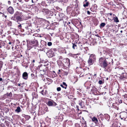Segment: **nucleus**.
<instances>
[{"instance_id": "60", "label": "nucleus", "mask_w": 127, "mask_h": 127, "mask_svg": "<svg viewBox=\"0 0 127 127\" xmlns=\"http://www.w3.org/2000/svg\"><path fill=\"white\" fill-rule=\"evenodd\" d=\"M70 24V22H68V23H67V25L70 28H71V27L69 25V24Z\"/></svg>"}, {"instance_id": "37", "label": "nucleus", "mask_w": 127, "mask_h": 127, "mask_svg": "<svg viewBox=\"0 0 127 127\" xmlns=\"http://www.w3.org/2000/svg\"><path fill=\"white\" fill-rule=\"evenodd\" d=\"M111 127H118V126L116 123H114L112 125Z\"/></svg>"}, {"instance_id": "36", "label": "nucleus", "mask_w": 127, "mask_h": 127, "mask_svg": "<svg viewBox=\"0 0 127 127\" xmlns=\"http://www.w3.org/2000/svg\"><path fill=\"white\" fill-rule=\"evenodd\" d=\"M6 23L7 25L9 26H11L12 24V22L10 21H8V22H6Z\"/></svg>"}, {"instance_id": "38", "label": "nucleus", "mask_w": 127, "mask_h": 127, "mask_svg": "<svg viewBox=\"0 0 127 127\" xmlns=\"http://www.w3.org/2000/svg\"><path fill=\"white\" fill-rule=\"evenodd\" d=\"M114 21L116 23H118L119 22V20H118V18L117 17H114Z\"/></svg>"}, {"instance_id": "62", "label": "nucleus", "mask_w": 127, "mask_h": 127, "mask_svg": "<svg viewBox=\"0 0 127 127\" xmlns=\"http://www.w3.org/2000/svg\"><path fill=\"white\" fill-rule=\"evenodd\" d=\"M8 119L9 121H10L11 122L12 121V119H11L10 118H8Z\"/></svg>"}, {"instance_id": "26", "label": "nucleus", "mask_w": 127, "mask_h": 127, "mask_svg": "<svg viewBox=\"0 0 127 127\" xmlns=\"http://www.w3.org/2000/svg\"><path fill=\"white\" fill-rule=\"evenodd\" d=\"M67 17L64 15V16L63 18L61 20H63L64 22L66 23V21H67Z\"/></svg>"}, {"instance_id": "35", "label": "nucleus", "mask_w": 127, "mask_h": 127, "mask_svg": "<svg viewBox=\"0 0 127 127\" xmlns=\"http://www.w3.org/2000/svg\"><path fill=\"white\" fill-rule=\"evenodd\" d=\"M80 54L79 53H78L76 54H71V56L72 57H73L75 58H77L78 57L77 56V55H79Z\"/></svg>"}, {"instance_id": "53", "label": "nucleus", "mask_w": 127, "mask_h": 127, "mask_svg": "<svg viewBox=\"0 0 127 127\" xmlns=\"http://www.w3.org/2000/svg\"><path fill=\"white\" fill-rule=\"evenodd\" d=\"M2 62L0 61V68H1L2 66Z\"/></svg>"}, {"instance_id": "20", "label": "nucleus", "mask_w": 127, "mask_h": 127, "mask_svg": "<svg viewBox=\"0 0 127 127\" xmlns=\"http://www.w3.org/2000/svg\"><path fill=\"white\" fill-rule=\"evenodd\" d=\"M58 64L59 66L60 67H64V65L63 63V61H61V60H58L57 61Z\"/></svg>"}, {"instance_id": "44", "label": "nucleus", "mask_w": 127, "mask_h": 127, "mask_svg": "<svg viewBox=\"0 0 127 127\" xmlns=\"http://www.w3.org/2000/svg\"><path fill=\"white\" fill-rule=\"evenodd\" d=\"M105 25V24L104 23H101L100 25V27H104Z\"/></svg>"}, {"instance_id": "23", "label": "nucleus", "mask_w": 127, "mask_h": 127, "mask_svg": "<svg viewBox=\"0 0 127 127\" xmlns=\"http://www.w3.org/2000/svg\"><path fill=\"white\" fill-rule=\"evenodd\" d=\"M78 103V104L80 105L81 107L83 108V106H84V102H83L80 99L79 100Z\"/></svg>"}, {"instance_id": "47", "label": "nucleus", "mask_w": 127, "mask_h": 127, "mask_svg": "<svg viewBox=\"0 0 127 127\" xmlns=\"http://www.w3.org/2000/svg\"><path fill=\"white\" fill-rule=\"evenodd\" d=\"M103 83V81L101 80H99L98 82V83L99 84H102Z\"/></svg>"}, {"instance_id": "14", "label": "nucleus", "mask_w": 127, "mask_h": 127, "mask_svg": "<svg viewBox=\"0 0 127 127\" xmlns=\"http://www.w3.org/2000/svg\"><path fill=\"white\" fill-rule=\"evenodd\" d=\"M97 118L100 123L101 122V121H102L104 119L103 116L102 114H100L97 116Z\"/></svg>"}, {"instance_id": "16", "label": "nucleus", "mask_w": 127, "mask_h": 127, "mask_svg": "<svg viewBox=\"0 0 127 127\" xmlns=\"http://www.w3.org/2000/svg\"><path fill=\"white\" fill-rule=\"evenodd\" d=\"M22 77L24 80H27L28 78V74L27 72H24L22 74Z\"/></svg>"}, {"instance_id": "2", "label": "nucleus", "mask_w": 127, "mask_h": 127, "mask_svg": "<svg viewBox=\"0 0 127 127\" xmlns=\"http://www.w3.org/2000/svg\"><path fill=\"white\" fill-rule=\"evenodd\" d=\"M26 41L27 43V46L29 50H30L32 48H36V47H37L38 45V40L35 39L29 40L27 39Z\"/></svg>"}, {"instance_id": "22", "label": "nucleus", "mask_w": 127, "mask_h": 127, "mask_svg": "<svg viewBox=\"0 0 127 127\" xmlns=\"http://www.w3.org/2000/svg\"><path fill=\"white\" fill-rule=\"evenodd\" d=\"M60 86L66 89L67 88V85L65 82H63L62 84H61Z\"/></svg>"}, {"instance_id": "34", "label": "nucleus", "mask_w": 127, "mask_h": 127, "mask_svg": "<svg viewBox=\"0 0 127 127\" xmlns=\"http://www.w3.org/2000/svg\"><path fill=\"white\" fill-rule=\"evenodd\" d=\"M72 9V7H71L70 6H68L67 8V11L69 12L71 11Z\"/></svg>"}, {"instance_id": "31", "label": "nucleus", "mask_w": 127, "mask_h": 127, "mask_svg": "<svg viewBox=\"0 0 127 127\" xmlns=\"http://www.w3.org/2000/svg\"><path fill=\"white\" fill-rule=\"evenodd\" d=\"M31 16H29L28 15V16L27 15L26 17L23 18V19L24 20H27L30 18H31Z\"/></svg>"}, {"instance_id": "50", "label": "nucleus", "mask_w": 127, "mask_h": 127, "mask_svg": "<svg viewBox=\"0 0 127 127\" xmlns=\"http://www.w3.org/2000/svg\"><path fill=\"white\" fill-rule=\"evenodd\" d=\"M52 45V43L51 42H49L48 43L47 45L49 46H50Z\"/></svg>"}, {"instance_id": "46", "label": "nucleus", "mask_w": 127, "mask_h": 127, "mask_svg": "<svg viewBox=\"0 0 127 127\" xmlns=\"http://www.w3.org/2000/svg\"><path fill=\"white\" fill-rule=\"evenodd\" d=\"M41 5L43 6L46 5V3L45 1H42L41 3Z\"/></svg>"}, {"instance_id": "63", "label": "nucleus", "mask_w": 127, "mask_h": 127, "mask_svg": "<svg viewBox=\"0 0 127 127\" xmlns=\"http://www.w3.org/2000/svg\"><path fill=\"white\" fill-rule=\"evenodd\" d=\"M78 21V20L77 19H74L73 20V22H77V21Z\"/></svg>"}, {"instance_id": "51", "label": "nucleus", "mask_w": 127, "mask_h": 127, "mask_svg": "<svg viewBox=\"0 0 127 127\" xmlns=\"http://www.w3.org/2000/svg\"><path fill=\"white\" fill-rule=\"evenodd\" d=\"M17 6H18V7H17V8L18 9H20V8H21V6L20 5V4L19 3H17Z\"/></svg>"}, {"instance_id": "39", "label": "nucleus", "mask_w": 127, "mask_h": 127, "mask_svg": "<svg viewBox=\"0 0 127 127\" xmlns=\"http://www.w3.org/2000/svg\"><path fill=\"white\" fill-rule=\"evenodd\" d=\"M19 46L18 45H16V46H15L14 49H15L16 50L18 51L19 50Z\"/></svg>"}, {"instance_id": "41", "label": "nucleus", "mask_w": 127, "mask_h": 127, "mask_svg": "<svg viewBox=\"0 0 127 127\" xmlns=\"http://www.w3.org/2000/svg\"><path fill=\"white\" fill-rule=\"evenodd\" d=\"M91 74L89 73V74H87L86 75V78H88V79H90V76Z\"/></svg>"}, {"instance_id": "19", "label": "nucleus", "mask_w": 127, "mask_h": 127, "mask_svg": "<svg viewBox=\"0 0 127 127\" xmlns=\"http://www.w3.org/2000/svg\"><path fill=\"white\" fill-rule=\"evenodd\" d=\"M83 6L85 8L88 7L90 4V2L87 0H85L83 2Z\"/></svg>"}, {"instance_id": "7", "label": "nucleus", "mask_w": 127, "mask_h": 127, "mask_svg": "<svg viewBox=\"0 0 127 127\" xmlns=\"http://www.w3.org/2000/svg\"><path fill=\"white\" fill-rule=\"evenodd\" d=\"M64 67H69L70 64V60L68 58H64L63 60Z\"/></svg>"}, {"instance_id": "29", "label": "nucleus", "mask_w": 127, "mask_h": 127, "mask_svg": "<svg viewBox=\"0 0 127 127\" xmlns=\"http://www.w3.org/2000/svg\"><path fill=\"white\" fill-rule=\"evenodd\" d=\"M105 118L107 121H109L110 119V116L108 115L105 114Z\"/></svg>"}, {"instance_id": "52", "label": "nucleus", "mask_w": 127, "mask_h": 127, "mask_svg": "<svg viewBox=\"0 0 127 127\" xmlns=\"http://www.w3.org/2000/svg\"><path fill=\"white\" fill-rule=\"evenodd\" d=\"M57 90L58 92L60 91L61 90V88L60 87H57Z\"/></svg>"}, {"instance_id": "59", "label": "nucleus", "mask_w": 127, "mask_h": 127, "mask_svg": "<svg viewBox=\"0 0 127 127\" xmlns=\"http://www.w3.org/2000/svg\"><path fill=\"white\" fill-rule=\"evenodd\" d=\"M85 49L86 50V52L85 51V53H87V50H88V47H86L85 48Z\"/></svg>"}, {"instance_id": "40", "label": "nucleus", "mask_w": 127, "mask_h": 127, "mask_svg": "<svg viewBox=\"0 0 127 127\" xmlns=\"http://www.w3.org/2000/svg\"><path fill=\"white\" fill-rule=\"evenodd\" d=\"M25 119L27 120H28L30 119L31 118L30 116L28 115H25Z\"/></svg>"}, {"instance_id": "56", "label": "nucleus", "mask_w": 127, "mask_h": 127, "mask_svg": "<svg viewBox=\"0 0 127 127\" xmlns=\"http://www.w3.org/2000/svg\"><path fill=\"white\" fill-rule=\"evenodd\" d=\"M123 96H124V98H127V94H125V95H123Z\"/></svg>"}, {"instance_id": "61", "label": "nucleus", "mask_w": 127, "mask_h": 127, "mask_svg": "<svg viewBox=\"0 0 127 127\" xmlns=\"http://www.w3.org/2000/svg\"><path fill=\"white\" fill-rule=\"evenodd\" d=\"M68 73L67 72H65L64 73V75H66L68 74Z\"/></svg>"}, {"instance_id": "17", "label": "nucleus", "mask_w": 127, "mask_h": 127, "mask_svg": "<svg viewBox=\"0 0 127 127\" xmlns=\"http://www.w3.org/2000/svg\"><path fill=\"white\" fill-rule=\"evenodd\" d=\"M118 105L116 103H113L112 105L111 106L112 108L114 109L116 111H118L119 109V107H118Z\"/></svg>"}, {"instance_id": "28", "label": "nucleus", "mask_w": 127, "mask_h": 127, "mask_svg": "<svg viewBox=\"0 0 127 127\" xmlns=\"http://www.w3.org/2000/svg\"><path fill=\"white\" fill-rule=\"evenodd\" d=\"M77 44V42H76V43H72V44H73V45L72 46V48L74 49H77V46L76 45V44Z\"/></svg>"}, {"instance_id": "45", "label": "nucleus", "mask_w": 127, "mask_h": 127, "mask_svg": "<svg viewBox=\"0 0 127 127\" xmlns=\"http://www.w3.org/2000/svg\"><path fill=\"white\" fill-rule=\"evenodd\" d=\"M5 125L8 127L9 126V122L6 121H5Z\"/></svg>"}, {"instance_id": "4", "label": "nucleus", "mask_w": 127, "mask_h": 127, "mask_svg": "<svg viewBox=\"0 0 127 127\" xmlns=\"http://www.w3.org/2000/svg\"><path fill=\"white\" fill-rule=\"evenodd\" d=\"M40 71V74L42 75L46 74V71L48 69V67L45 65H41L39 67Z\"/></svg>"}, {"instance_id": "48", "label": "nucleus", "mask_w": 127, "mask_h": 127, "mask_svg": "<svg viewBox=\"0 0 127 127\" xmlns=\"http://www.w3.org/2000/svg\"><path fill=\"white\" fill-rule=\"evenodd\" d=\"M74 97V96L73 95H70L68 96V98L69 99H72Z\"/></svg>"}, {"instance_id": "12", "label": "nucleus", "mask_w": 127, "mask_h": 127, "mask_svg": "<svg viewBox=\"0 0 127 127\" xmlns=\"http://www.w3.org/2000/svg\"><path fill=\"white\" fill-rule=\"evenodd\" d=\"M7 11L9 14H12L14 13V10L12 7L10 6L7 8Z\"/></svg>"}, {"instance_id": "13", "label": "nucleus", "mask_w": 127, "mask_h": 127, "mask_svg": "<svg viewBox=\"0 0 127 127\" xmlns=\"http://www.w3.org/2000/svg\"><path fill=\"white\" fill-rule=\"evenodd\" d=\"M12 94L11 92H10L9 94L7 93L4 95L2 96V98L3 99H5L8 97L9 96V97H11L12 96Z\"/></svg>"}, {"instance_id": "43", "label": "nucleus", "mask_w": 127, "mask_h": 127, "mask_svg": "<svg viewBox=\"0 0 127 127\" xmlns=\"http://www.w3.org/2000/svg\"><path fill=\"white\" fill-rule=\"evenodd\" d=\"M64 119L63 117L62 116H59V121H62Z\"/></svg>"}, {"instance_id": "58", "label": "nucleus", "mask_w": 127, "mask_h": 127, "mask_svg": "<svg viewBox=\"0 0 127 127\" xmlns=\"http://www.w3.org/2000/svg\"><path fill=\"white\" fill-rule=\"evenodd\" d=\"M77 99L76 98H74L73 99V101L75 103V102H76V101Z\"/></svg>"}, {"instance_id": "21", "label": "nucleus", "mask_w": 127, "mask_h": 127, "mask_svg": "<svg viewBox=\"0 0 127 127\" xmlns=\"http://www.w3.org/2000/svg\"><path fill=\"white\" fill-rule=\"evenodd\" d=\"M64 15L63 13H60L59 14V17L58 18V20L61 21V20L63 18Z\"/></svg>"}, {"instance_id": "42", "label": "nucleus", "mask_w": 127, "mask_h": 127, "mask_svg": "<svg viewBox=\"0 0 127 127\" xmlns=\"http://www.w3.org/2000/svg\"><path fill=\"white\" fill-rule=\"evenodd\" d=\"M63 70L62 69H59L57 73L58 74H61L62 73Z\"/></svg>"}, {"instance_id": "3", "label": "nucleus", "mask_w": 127, "mask_h": 127, "mask_svg": "<svg viewBox=\"0 0 127 127\" xmlns=\"http://www.w3.org/2000/svg\"><path fill=\"white\" fill-rule=\"evenodd\" d=\"M22 13L20 12L17 11L14 14L13 16L11 17V19L17 22H21L23 20L22 17Z\"/></svg>"}, {"instance_id": "9", "label": "nucleus", "mask_w": 127, "mask_h": 127, "mask_svg": "<svg viewBox=\"0 0 127 127\" xmlns=\"http://www.w3.org/2000/svg\"><path fill=\"white\" fill-rule=\"evenodd\" d=\"M54 53L52 50H50L47 52L46 54L49 57H52L54 56Z\"/></svg>"}, {"instance_id": "25", "label": "nucleus", "mask_w": 127, "mask_h": 127, "mask_svg": "<svg viewBox=\"0 0 127 127\" xmlns=\"http://www.w3.org/2000/svg\"><path fill=\"white\" fill-rule=\"evenodd\" d=\"M26 27L28 29L29 28H30L32 26V24L30 21L28 22L26 24Z\"/></svg>"}, {"instance_id": "55", "label": "nucleus", "mask_w": 127, "mask_h": 127, "mask_svg": "<svg viewBox=\"0 0 127 127\" xmlns=\"http://www.w3.org/2000/svg\"><path fill=\"white\" fill-rule=\"evenodd\" d=\"M124 102L127 105V99H124Z\"/></svg>"}, {"instance_id": "64", "label": "nucleus", "mask_w": 127, "mask_h": 127, "mask_svg": "<svg viewBox=\"0 0 127 127\" xmlns=\"http://www.w3.org/2000/svg\"><path fill=\"white\" fill-rule=\"evenodd\" d=\"M33 36H38V34L37 33H35L33 35Z\"/></svg>"}, {"instance_id": "57", "label": "nucleus", "mask_w": 127, "mask_h": 127, "mask_svg": "<svg viewBox=\"0 0 127 127\" xmlns=\"http://www.w3.org/2000/svg\"><path fill=\"white\" fill-rule=\"evenodd\" d=\"M58 58L59 60H63V58L62 56H58Z\"/></svg>"}, {"instance_id": "11", "label": "nucleus", "mask_w": 127, "mask_h": 127, "mask_svg": "<svg viewBox=\"0 0 127 127\" xmlns=\"http://www.w3.org/2000/svg\"><path fill=\"white\" fill-rule=\"evenodd\" d=\"M91 118L92 121L96 125H98L99 124L98 118L95 116L93 117H91Z\"/></svg>"}, {"instance_id": "30", "label": "nucleus", "mask_w": 127, "mask_h": 127, "mask_svg": "<svg viewBox=\"0 0 127 127\" xmlns=\"http://www.w3.org/2000/svg\"><path fill=\"white\" fill-rule=\"evenodd\" d=\"M83 123H82L81 125L83 127H87V123L85 121H83Z\"/></svg>"}, {"instance_id": "18", "label": "nucleus", "mask_w": 127, "mask_h": 127, "mask_svg": "<svg viewBox=\"0 0 127 127\" xmlns=\"http://www.w3.org/2000/svg\"><path fill=\"white\" fill-rule=\"evenodd\" d=\"M41 45L40 47H41L42 49L44 48V46L46 45V42L43 40H42L40 42Z\"/></svg>"}, {"instance_id": "1", "label": "nucleus", "mask_w": 127, "mask_h": 127, "mask_svg": "<svg viewBox=\"0 0 127 127\" xmlns=\"http://www.w3.org/2000/svg\"><path fill=\"white\" fill-rule=\"evenodd\" d=\"M106 60V58L103 57H101L99 59V64L105 70H106L108 72L110 71L108 68L107 69L108 64L111 63L113 64V59L111 58H108Z\"/></svg>"}, {"instance_id": "27", "label": "nucleus", "mask_w": 127, "mask_h": 127, "mask_svg": "<svg viewBox=\"0 0 127 127\" xmlns=\"http://www.w3.org/2000/svg\"><path fill=\"white\" fill-rule=\"evenodd\" d=\"M97 42L96 41V39H94L91 42V45H95L96 44Z\"/></svg>"}, {"instance_id": "15", "label": "nucleus", "mask_w": 127, "mask_h": 127, "mask_svg": "<svg viewBox=\"0 0 127 127\" xmlns=\"http://www.w3.org/2000/svg\"><path fill=\"white\" fill-rule=\"evenodd\" d=\"M84 70V69H83L81 67H77L76 69V72L78 74L81 73L82 72V71Z\"/></svg>"}, {"instance_id": "32", "label": "nucleus", "mask_w": 127, "mask_h": 127, "mask_svg": "<svg viewBox=\"0 0 127 127\" xmlns=\"http://www.w3.org/2000/svg\"><path fill=\"white\" fill-rule=\"evenodd\" d=\"M4 43L3 41L0 40V48H1L2 46H4Z\"/></svg>"}, {"instance_id": "10", "label": "nucleus", "mask_w": 127, "mask_h": 127, "mask_svg": "<svg viewBox=\"0 0 127 127\" xmlns=\"http://www.w3.org/2000/svg\"><path fill=\"white\" fill-rule=\"evenodd\" d=\"M47 104L49 106H55L57 105V104L53 100L48 101L47 102Z\"/></svg>"}, {"instance_id": "24", "label": "nucleus", "mask_w": 127, "mask_h": 127, "mask_svg": "<svg viewBox=\"0 0 127 127\" xmlns=\"http://www.w3.org/2000/svg\"><path fill=\"white\" fill-rule=\"evenodd\" d=\"M40 93L42 94L43 95H46L47 92L46 90H45L44 91L43 90H42L41 91L39 92Z\"/></svg>"}, {"instance_id": "5", "label": "nucleus", "mask_w": 127, "mask_h": 127, "mask_svg": "<svg viewBox=\"0 0 127 127\" xmlns=\"http://www.w3.org/2000/svg\"><path fill=\"white\" fill-rule=\"evenodd\" d=\"M95 55L94 54H91L89 58L88 61V63L90 65H92L95 61Z\"/></svg>"}, {"instance_id": "33", "label": "nucleus", "mask_w": 127, "mask_h": 127, "mask_svg": "<svg viewBox=\"0 0 127 127\" xmlns=\"http://www.w3.org/2000/svg\"><path fill=\"white\" fill-rule=\"evenodd\" d=\"M21 111V108L19 106L17 107V109L15 110V111L18 113H19Z\"/></svg>"}, {"instance_id": "49", "label": "nucleus", "mask_w": 127, "mask_h": 127, "mask_svg": "<svg viewBox=\"0 0 127 127\" xmlns=\"http://www.w3.org/2000/svg\"><path fill=\"white\" fill-rule=\"evenodd\" d=\"M17 27L19 29H22V26L21 24L18 25L17 26Z\"/></svg>"}, {"instance_id": "8", "label": "nucleus", "mask_w": 127, "mask_h": 127, "mask_svg": "<svg viewBox=\"0 0 127 127\" xmlns=\"http://www.w3.org/2000/svg\"><path fill=\"white\" fill-rule=\"evenodd\" d=\"M14 45V42H9L7 44V46L6 47V48L8 49H10L11 48L13 50H14L13 46Z\"/></svg>"}, {"instance_id": "54", "label": "nucleus", "mask_w": 127, "mask_h": 127, "mask_svg": "<svg viewBox=\"0 0 127 127\" xmlns=\"http://www.w3.org/2000/svg\"><path fill=\"white\" fill-rule=\"evenodd\" d=\"M124 114L123 113H121L120 115V117H123L124 118L125 117H124Z\"/></svg>"}, {"instance_id": "6", "label": "nucleus", "mask_w": 127, "mask_h": 127, "mask_svg": "<svg viewBox=\"0 0 127 127\" xmlns=\"http://www.w3.org/2000/svg\"><path fill=\"white\" fill-rule=\"evenodd\" d=\"M42 12L44 14L48 16H52L53 12L47 8H43L42 10Z\"/></svg>"}]
</instances>
